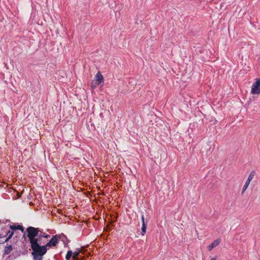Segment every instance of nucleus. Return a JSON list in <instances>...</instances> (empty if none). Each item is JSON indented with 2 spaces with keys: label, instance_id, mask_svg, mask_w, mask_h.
<instances>
[{
  "label": "nucleus",
  "instance_id": "nucleus-1",
  "mask_svg": "<svg viewBox=\"0 0 260 260\" xmlns=\"http://www.w3.org/2000/svg\"><path fill=\"white\" fill-rule=\"evenodd\" d=\"M26 232L32 250L31 255L33 260H43V256L47 252L45 244L47 240L38 236L40 232L39 228L30 226L26 228Z\"/></svg>",
  "mask_w": 260,
  "mask_h": 260
},
{
  "label": "nucleus",
  "instance_id": "nucleus-2",
  "mask_svg": "<svg viewBox=\"0 0 260 260\" xmlns=\"http://www.w3.org/2000/svg\"><path fill=\"white\" fill-rule=\"evenodd\" d=\"M61 239L60 235L59 234H57L54 236H53L51 239L49 240L48 242L46 244V248L47 247H51L53 246H55L59 241Z\"/></svg>",
  "mask_w": 260,
  "mask_h": 260
},
{
  "label": "nucleus",
  "instance_id": "nucleus-3",
  "mask_svg": "<svg viewBox=\"0 0 260 260\" xmlns=\"http://www.w3.org/2000/svg\"><path fill=\"white\" fill-rule=\"evenodd\" d=\"M251 93L253 94H260V79L256 78L255 82L252 84Z\"/></svg>",
  "mask_w": 260,
  "mask_h": 260
},
{
  "label": "nucleus",
  "instance_id": "nucleus-4",
  "mask_svg": "<svg viewBox=\"0 0 260 260\" xmlns=\"http://www.w3.org/2000/svg\"><path fill=\"white\" fill-rule=\"evenodd\" d=\"M94 80L95 81V82L94 83V85L93 82L91 83L92 85L91 87L92 88L96 87L97 86L99 85L101 83L104 82L103 76L100 72H98L97 74L95 75L94 77Z\"/></svg>",
  "mask_w": 260,
  "mask_h": 260
},
{
  "label": "nucleus",
  "instance_id": "nucleus-5",
  "mask_svg": "<svg viewBox=\"0 0 260 260\" xmlns=\"http://www.w3.org/2000/svg\"><path fill=\"white\" fill-rule=\"evenodd\" d=\"M255 174V172L254 171H252L250 174H249L247 180L246 181V182L243 186V188L242 189V194H243L247 188L251 180L253 178V177L254 176Z\"/></svg>",
  "mask_w": 260,
  "mask_h": 260
},
{
  "label": "nucleus",
  "instance_id": "nucleus-6",
  "mask_svg": "<svg viewBox=\"0 0 260 260\" xmlns=\"http://www.w3.org/2000/svg\"><path fill=\"white\" fill-rule=\"evenodd\" d=\"M8 226L10 229V230L11 231H13V233H14V232L16 230H20L22 233L24 232V228L22 226V225H12V224H8Z\"/></svg>",
  "mask_w": 260,
  "mask_h": 260
},
{
  "label": "nucleus",
  "instance_id": "nucleus-7",
  "mask_svg": "<svg viewBox=\"0 0 260 260\" xmlns=\"http://www.w3.org/2000/svg\"><path fill=\"white\" fill-rule=\"evenodd\" d=\"M61 237V241L63 242L64 247L69 248L68 244L70 242V240L68 239L67 237L63 233L59 234Z\"/></svg>",
  "mask_w": 260,
  "mask_h": 260
},
{
  "label": "nucleus",
  "instance_id": "nucleus-8",
  "mask_svg": "<svg viewBox=\"0 0 260 260\" xmlns=\"http://www.w3.org/2000/svg\"><path fill=\"white\" fill-rule=\"evenodd\" d=\"M221 242V239L218 238L214 240L212 243H211L208 246V250L209 251H211L214 247L218 246Z\"/></svg>",
  "mask_w": 260,
  "mask_h": 260
},
{
  "label": "nucleus",
  "instance_id": "nucleus-9",
  "mask_svg": "<svg viewBox=\"0 0 260 260\" xmlns=\"http://www.w3.org/2000/svg\"><path fill=\"white\" fill-rule=\"evenodd\" d=\"M141 220H142V226L141 228V233H142V235H144L146 233V232L147 222L145 221L144 216L143 213H142V214H141Z\"/></svg>",
  "mask_w": 260,
  "mask_h": 260
},
{
  "label": "nucleus",
  "instance_id": "nucleus-10",
  "mask_svg": "<svg viewBox=\"0 0 260 260\" xmlns=\"http://www.w3.org/2000/svg\"><path fill=\"white\" fill-rule=\"evenodd\" d=\"M13 249V246L12 245H8L7 244V245L4 248V253H3L4 256L10 254L11 252L12 251Z\"/></svg>",
  "mask_w": 260,
  "mask_h": 260
},
{
  "label": "nucleus",
  "instance_id": "nucleus-11",
  "mask_svg": "<svg viewBox=\"0 0 260 260\" xmlns=\"http://www.w3.org/2000/svg\"><path fill=\"white\" fill-rule=\"evenodd\" d=\"M21 255V251L16 250L13 251L12 253L10 255V257L12 259H14Z\"/></svg>",
  "mask_w": 260,
  "mask_h": 260
},
{
  "label": "nucleus",
  "instance_id": "nucleus-12",
  "mask_svg": "<svg viewBox=\"0 0 260 260\" xmlns=\"http://www.w3.org/2000/svg\"><path fill=\"white\" fill-rule=\"evenodd\" d=\"M13 235H14L13 231H11L9 229V230L7 231V236H6L7 238L3 243L7 242L8 241H9L12 238Z\"/></svg>",
  "mask_w": 260,
  "mask_h": 260
},
{
  "label": "nucleus",
  "instance_id": "nucleus-13",
  "mask_svg": "<svg viewBox=\"0 0 260 260\" xmlns=\"http://www.w3.org/2000/svg\"><path fill=\"white\" fill-rule=\"evenodd\" d=\"M81 253V250L80 248H76V250L74 252H73V258L75 260H77L78 259V257L80 255V253Z\"/></svg>",
  "mask_w": 260,
  "mask_h": 260
},
{
  "label": "nucleus",
  "instance_id": "nucleus-14",
  "mask_svg": "<svg viewBox=\"0 0 260 260\" xmlns=\"http://www.w3.org/2000/svg\"><path fill=\"white\" fill-rule=\"evenodd\" d=\"M8 228L9 227L7 225L1 229V233H4V237H5L7 236V231L9 230V229H8Z\"/></svg>",
  "mask_w": 260,
  "mask_h": 260
},
{
  "label": "nucleus",
  "instance_id": "nucleus-15",
  "mask_svg": "<svg viewBox=\"0 0 260 260\" xmlns=\"http://www.w3.org/2000/svg\"><path fill=\"white\" fill-rule=\"evenodd\" d=\"M45 233V232H43V231H41L40 230V232H39V236H40V237L44 238L43 236H44Z\"/></svg>",
  "mask_w": 260,
  "mask_h": 260
},
{
  "label": "nucleus",
  "instance_id": "nucleus-16",
  "mask_svg": "<svg viewBox=\"0 0 260 260\" xmlns=\"http://www.w3.org/2000/svg\"><path fill=\"white\" fill-rule=\"evenodd\" d=\"M67 254L70 256L71 257H72V255H73V252L72 250H68Z\"/></svg>",
  "mask_w": 260,
  "mask_h": 260
},
{
  "label": "nucleus",
  "instance_id": "nucleus-17",
  "mask_svg": "<svg viewBox=\"0 0 260 260\" xmlns=\"http://www.w3.org/2000/svg\"><path fill=\"white\" fill-rule=\"evenodd\" d=\"M28 253V250L27 249H25L23 251H21V254L22 255H26Z\"/></svg>",
  "mask_w": 260,
  "mask_h": 260
},
{
  "label": "nucleus",
  "instance_id": "nucleus-18",
  "mask_svg": "<svg viewBox=\"0 0 260 260\" xmlns=\"http://www.w3.org/2000/svg\"><path fill=\"white\" fill-rule=\"evenodd\" d=\"M43 237H44V239H48V238H49L50 237V236L48 234L45 233L44 236H43Z\"/></svg>",
  "mask_w": 260,
  "mask_h": 260
},
{
  "label": "nucleus",
  "instance_id": "nucleus-19",
  "mask_svg": "<svg viewBox=\"0 0 260 260\" xmlns=\"http://www.w3.org/2000/svg\"><path fill=\"white\" fill-rule=\"evenodd\" d=\"M71 257L70 256H69L68 255H67L66 254V260H70L71 259Z\"/></svg>",
  "mask_w": 260,
  "mask_h": 260
},
{
  "label": "nucleus",
  "instance_id": "nucleus-20",
  "mask_svg": "<svg viewBox=\"0 0 260 260\" xmlns=\"http://www.w3.org/2000/svg\"><path fill=\"white\" fill-rule=\"evenodd\" d=\"M3 237H4V233L0 232V238H3Z\"/></svg>",
  "mask_w": 260,
  "mask_h": 260
},
{
  "label": "nucleus",
  "instance_id": "nucleus-21",
  "mask_svg": "<svg viewBox=\"0 0 260 260\" xmlns=\"http://www.w3.org/2000/svg\"><path fill=\"white\" fill-rule=\"evenodd\" d=\"M80 250H81V253L82 254H84L85 252V250L83 249H80Z\"/></svg>",
  "mask_w": 260,
  "mask_h": 260
},
{
  "label": "nucleus",
  "instance_id": "nucleus-22",
  "mask_svg": "<svg viewBox=\"0 0 260 260\" xmlns=\"http://www.w3.org/2000/svg\"><path fill=\"white\" fill-rule=\"evenodd\" d=\"M23 238H24L25 239V233H24V234L23 235Z\"/></svg>",
  "mask_w": 260,
  "mask_h": 260
},
{
  "label": "nucleus",
  "instance_id": "nucleus-23",
  "mask_svg": "<svg viewBox=\"0 0 260 260\" xmlns=\"http://www.w3.org/2000/svg\"><path fill=\"white\" fill-rule=\"evenodd\" d=\"M216 257H215L212 258L211 260H216Z\"/></svg>",
  "mask_w": 260,
  "mask_h": 260
},
{
  "label": "nucleus",
  "instance_id": "nucleus-24",
  "mask_svg": "<svg viewBox=\"0 0 260 260\" xmlns=\"http://www.w3.org/2000/svg\"><path fill=\"white\" fill-rule=\"evenodd\" d=\"M106 227H107V229H109V225H107Z\"/></svg>",
  "mask_w": 260,
  "mask_h": 260
},
{
  "label": "nucleus",
  "instance_id": "nucleus-25",
  "mask_svg": "<svg viewBox=\"0 0 260 260\" xmlns=\"http://www.w3.org/2000/svg\"><path fill=\"white\" fill-rule=\"evenodd\" d=\"M106 227H107V229H109V225H107Z\"/></svg>",
  "mask_w": 260,
  "mask_h": 260
}]
</instances>
